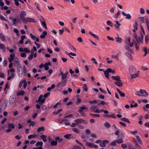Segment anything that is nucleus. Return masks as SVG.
Wrapping results in <instances>:
<instances>
[{"label": "nucleus", "mask_w": 149, "mask_h": 149, "mask_svg": "<svg viewBox=\"0 0 149 149\" xmlns=\"http://www.w3.org/2000/svg\"><path fill=\"white\" fill-rule=\"evenodd\" d=\"M145 11L144 9L143 8H141L140 9V13L141 14H143L145 13Z\"/></svg>", "instance_id": "774afa93"}, {"label": "nucleus", "mask_w": 149, "mask_h": 149, "mask_svg": "<svg viewBox=\"0 0 149 149\" xmlns=\"http://www.w3.org/2000/svg\"><path fill=\"white\" fill-rule=\"evenodd\" d=\"M121 119L123 121H124L128 123H130V122L129 120L128 119H127L125 117H124V118H121Z\"/></svg>", "instance_id": "f704fd0d"}, {"label": "nucleus", "mask_w": 149, "mask_h": 149, "mask_svg": "<svg viewBox=\"0 0 149 149\" xmlns=\"http://www.w3.org/2000/svg\"><path fill=\"white\" fill-rule=\"evenodd\" d=\"M112 78L113 79L118 81H121V80L120 79V77L118 76H112Z\"/></svg>", "instance_id": "dca6fc26"}, {"label": "nucleus", "mask_w": 149, "mask_h": 149, "mask_svg": "<svg viewBox=\"0 0 149 149\" xmlns=\"http://www.w3.org/2000/svg\"><path fill=\"white\" fill-rule=\"evenodd\" d=\"M62 110V109H60L58 110L57 111H54L53 112V114H58L60 112H61Z\"/></svg>", "instance_id": "4d7b16f0"}, {"label": "nucleus", "mask_w": 149, "mask_h": 149, "mask_svg": "<svg viewBox=\"0 0 149 149\" xmlns=\"http://www.w3.org/2000/svg\"><path fill=\"white\" fill-rule=\"evenodd\" d=\"M72 136L71 134H66L64 136V138L66 139H70V136Z\"/></svg>", "instance_id": "a19ab883"}, {"label": "nucleus", "mask_w": 149, "mask_h": 149, "mask_svg": "<svg viewBox=\"0 0 149 149\" xmlns=\"http://www.w3.org/2000/svg\"><path fill=\"white\" fill-rule=\"evenodd\" d=\"M122 147L124 149H126L127 148V146L125 143H122L121 145Z\"/></svg>", "instance_id": "69168bd1"}, {"label": "nucleus", "mask_w": 149, "mask_h": 149, "mask_svg": "<svg viewBox=\"0 0 149 149\" xmlns=\"http://www.w3.org/2000/svg\"><path fill=\"white\" fill-rule=\"evenodd\" d=\"M36 134L34 135H31L29 136H28V138L29 139H31L32 138L36 137Z\"/></svg>", "instance_id": "0e129e2a"}, {"label": "nucleus", "mask_w": 149, "mask_h": 149, "mask_svg": "<svg viewBox=\"0 0 149 149\" xmlns=\"http://www.w3.org/2000/svg\"><path fill=\"white\" fill-rule=\"evenodd\" d=\"M135 94L136 95L145 97L148 95V92L146 90L141 89L139 91H136Z\"/></svg>", "instance_id": "f03ea898"}, {"label": "nucleus", "mask_w": 149, "mask_h": 149, "mask_svg": "<svg viewBox=\"0 0 149 149\" xmlns=\"http://www.w3.org/2000/svg\"><path fill=\"white\" fill-rule=\"evenodd\" d=\"M138 24L137 22H135V24L134 25V29L133 30V32L135 33L136 31L138 30Z\"/></svg>", "instance_id": "aec40b11"}, {"label": "nucleus", "mask_w": 149, "mask_h": 149, "mask_svg": "<svg viewBox=\"0 0 149 149\" xmlns=\"http://www.w3.org/2000/svg\"><path fill=\"white\" fill-rule=\"evenodd\" d=\"M0 49H5V46L3 44H0Z\"/></svg>", "instance_id": "e2e57ef3"}, {"label": "nucleus", "mask_w": 149, "mask_h": 149, "mask_svg": "<svg viewBox=\"0 0 149 149\" xmlns=\"http://www.w3.org/2000/svg\"><path fill=\"white\" fill-rule=\"evenodd\" d=\"M67 81L66 79H61V81L59 82L58 84V86H61L62 87H64L65 86Z\"/></svg>", "instance_id": "39448f33"}, {"label": "nucleus", "mask_w": 149, "mask_h": 149, "mask_svg": "<svg viewBox=\"0 0 149 149\" xmlns=\"http://www.w3.org/2000/svg\"><path fill=\"white\" fill-rule=\"evenodd\" d=\"M40 137L44 142H45L47 141V140L46 139L47 136L46 135H42L40 136Z\"/></svg>", "instance_id": "4be33fe9"}, {"label": "nucleus", "mask_w": 149, "mask_h": 149, "mask_svg": "<svg viewBox=\"0 0 149 149\" xmlns=\"http://www.w3.org/2000/svg\"><path fill=\"white\" fill-rule=\"evenodd\" d=\"M104 126L107 128H109L111 127V125L109 123L107 122L105 123Z\"/></svg>", "instance_id": "c9c22d12"}, {"label": "nucleus", "mask_w": 149, "mask_h": 149, "mask_svg": "<svg viewBox=\"0 0 149 149\" xmlns=\"http://www.w3.org/2000/svg\"><path fill=\"white\" fill-rule=\"evenodd\" d=\"M28 22H33L34 23H36V19H32L29 17H27L26 18H25L24 19H23L22 22L23 23H26Z\"/></svg>", "instance_id": "7ed1b4c3"}, {"label": "nucleus", "mask_w": 149, "mask_h": 149, "mask_svg": "<svg viewBox=\"0 0 149 149\" xmlns=\"http://www.w3.org/2000/svg\"><path fill=\"white\" fill-rule=\"evenodd\" d=\"M15 72V70L13 68H11L9 70H8V71L7 74L8 75H9L10 72L12 74L13 73H14V72Z\"/></svg>", "instance_id": "8fccbe9b"}, {"label": "nucleus", "mask_w": 149, "mask_h": 149, "mask_svg": "<svg viewBox=\"0 0 149 149\" xmlns=\"http://www.w3.org/2000/svg\"><path fill=\"white\" fill-rule=\"evenodd\" d=\"M129 73L130 74H134L136 72V69L133 65L130 66L129 68Z\"/></svg>", "instance_id": "423d86ee"}, {"label": "nucleus", "mask_w": 149, "mask_h": 149, "mask_svg": "<svg viewBox=\"0 0 149 149\" xmlns=\"http://www.w3.org/2000/svg\"><path fill=\"white\" fill-rule=\"evenodd\" d=\"M45 130V128L43 127H38L37 130V132L38 133H39L41 132H44Z\"/></svg>", "instance_id": "393cba45"}, {"label": "nucleus", "mask_w": 149, "mask_h": 149, "mask_svg": "<svg viewBox=\"0 0 149 149\" xmlns=\"http://www.w3.org/2000/svg\"><path fill=\"white\" fill-rule=\"evenodd\" d=\"M57 143V141H52L51 142V144L52 146H56Z\"/></svg>", "instance_id": "58836bf2"}, {"label": "nucleus", "mask_w": 149, "mask_h": 149, "mask_svg": "<svg viewBox=\"0 0 149 149\" xmlns=\"http://www.w3.org/2000/svg\"><path fill=\"white\" fill-rule=\"evenodd\" d=\"M24 91L23 90H22L18 92L17 93V96L19 95L22 96L24 95Z\"/></svg>", "instance_id": "c756f323"}, {"label": "nucleus", "mask_w": 149, "mask_h": 149, "mask_svg": "<svg viewBox=\"0 0 149 149\" xmlns=\"http://www.w3.org/2000/svg\"><path fill=\"white\" fill-rule=\"evenodd\" d=\"M15 74L14 73L11 74V76H9L7 78L8 80H10L11 79H13L15 77Z\"/></svg>", "instance_id": "2f4dec72"}, {"label": "nucleus", "mask_w": 149, "mask_h": 149, "mask_svg": "<svg viewBox=\"0 0 149 149\" xmlns=\"http://www.w3.org/2000/svg\"><path fill=\"white\" fill-rule=\"evenodd\" d=\"M15 57V54L14 53H13L11 54L10 56V57L8 58L12 60H14V58Z\"/></svg>", "instance_id": "473e14b6"}, {"label": "nucleus", "mask_w": 149, "mask_h": 149, "mask_svg": "<svg viewBox=\"0 0 149 149\" xmlns=\"http://www.w3.org/2000/svg\"><path fill=\"white\" fill-rule=\"evenodd\" d=\"M47 33L46 31H44L42 33V34L40 36V38L42 39L45 38V36L47 35Z\"/></svg>", "instance_id": "c85d7f7f"}, {"label": "nucleus", "mask_w": 149, "mask_h": 149, "mask_svg": "<svg viewBox=\"0 0 149 149\" xmlns=\"http://www.w3.org/2000/svg\"><path fill=\"white\" fill-rule=\"evenodd\" d=\"M89 114L91 115L93 117H100V116L99 114H92L90 113Z\"/></svg>", "instance_id": "680f3d73"}, {"label": "nucleus", "mask_w": 149, "mask_h": 149, "mask_svg": "<svg viewBox=\"0 0 149 149\" xmlns=\"http://www.w3.org/2000/svg\"><path fill=\"white\" fill-rule=\"evenodd\" d=\"M8 128L6 130L7 132H9L12 131V130L15 128V126L13 123H9L8 124Z\"/></svg>", "instance_id": "0eeeda50"}, {"label": "nucleus", "mask_w": 149, "mask_h": 149, "mask_svg": "<svg viewBox=\"0 0 149 149\" xmlns=\"http://www.w3.org/2000/svg\"><path fill=\"white\" fill-rule=\"evenodd\" d=\"M122 15L124 16H126V19H130L131 18V16L130 14H126L124 12H122Z\"/></svg>", "instance_id": "2eb2a0df"}, {"label": "nucleus", "mask_w": 149, "mask_h": 149, "mask_svg": "<svg viewBox=\"0 0 149 149\" xmlns=\"http://www.w3.org/2000/svg\"><path fill=\"white\" fill-rule=\"evenodd\" d=\"M116 38L117 39L116 41L118 43H120L122 41V39L119 37Z\"/></svg>", "instance_id": "bf43d9fd"}, {"label": "nucleus", "mask_w": 149, "mask_h": 149, "mask_svg": "<svg viewBox=\"0 0 149 149\" xmlns=\"http://www.w3.org/2000/svg\"><path fill=\"white\" fill-rule=\"evenodd\" d=\"M117 91L121 97H124L125 96V94L124 93H122L119 89L117 88Z\"/></svg>", "instance_id": "5701e85b"}, {"label": "nucleus", "mask_w": 149, "mask_h": 149, "mask_svg": "<svg viewBox=\"0 0 149 149\" xmlns=\"http://www.w3.org/2000/svg\"><path fill=\"white\" fill-rule=\"evenodd\" d=\"M14 64L15 66H18L19 64V60L18 58H15Z\"/></svg>", "instance_id": "412c9836"}, {"label": "nucleus", "mask_w": 149, "mask_h": 149, "mask_svg": "<svg viewBox=\"0 0 149 149\" xmlns=\"http://www.w3.org/2000/svg\"><path fill=\"white\" fill-rule=\"evenodd\" d=\"M130 74L131 75V79H132L133 78H135L139 77V74L136 73L134 74Z\"/></svg>", "instance_id": "b1692460"}, {"label": "nucleus", "mask_w": 149, "mask_h": 149, "mask_svg": "<svg viewBox=\"0 0 149 149\" xmlns=\"http://www.w3.org/2000/svg\"><path fill=\"white\" fill-rule=\"evenodd\" d=\"M43 96L42 95H40L39 97L38 98V100H36V102H40L41 103H43L45 102V98H44L42 99V98H43Z\"/></svg>", "instance_id": "9b49d317"}, {"label": "nucleus", "mask_w": 149, "mask_h": 149, "mask_svg": "<svg viewBox=\"0 0 149 149\" xmlns=\"http://www.w3.org/2000/svg\"><path fill=\"white\" fill-rule=\"evenodd\" d=\"M104 74L105 75V77L108 79H109V73L106 70L104 72Z\"/></svg>", "instance_id": "09e8293b"}, {"label": "nucleus", "mask_w": 149, "mask_h": 149, "mask_svg": "<svg viewBox=\"0 0 149 149\" xmlns=\"http://www.w3.org/2000/svg\"><path fill=\"white\" fill-rule=\"evenodd\" d=\"M105 116H107L108 118H116V117L115 116V115H111V114H109V115H105Z\"/></svg>", "instance_id": "3c124183"}, {"label": "nucleus", "mask_w": 149, "mask_h": 149, "mask_svg": "<svg viewBox=\"0 0 149 149\" xmlns=\"http://www.w3.org/2000/svg\"><path fill=\"white\" fill-rule=\"evenodd\" d=\"M145 22L148 31L149 32V20L147 18H145Z\"/></svg>", "instance_id": "cd10ccee"}, {"label": "nucleus", "mask_w": 149, "mask_h": 149, "mask_svg": "<svg viewBox=\"0 0 149 149\" xmlns=\"http://www.w3.org/2000/svg\"><path fill=\"white\" fill-rule=\"evenodd\" d=\"M138 44H139L136 42H134V45L135 46V48L137 50H139V46Z\"/></svg>", "instance_id": "603ef678"}, {"label": "nucleus", "mask_w": 149, "mask_h": 149, "mask_svg": "<svg viewBox=\"0 0 149 149\" xmlns=\"http://www.w3.org/2000/svg\"><path fill=\"white\" fill-rule=\"evenodd\" d=\"M50 95V93L49 92H47L44 94L43 97L44 98H47Z\"/></svg>", "instance_id": "338daca9"}, {"label": "nucleus", "mask_w": 149, "mask_h": 149, "mask_svg": "<svg viewBox=\"0 0 149 149\" xmlns=\"http://www.w3.org/2000/svg\"><path fill=\"white\" fill-rule=\"evenodd\" d=\"M19 69H20L21 70H22V68L21 65L17 67V73L19 76L21 77L23 75V71H21Z\"/></svg>", "instance_id": "1a4fd4ad"}, {"label": "nucleus", "mask_w": 149, "mask_h": 149, "mask_svg": "<svg viewBox=\"0 0 149 149\" xmlns=\"http://www.w3.org/2000/svg\"><path fill=\"white\" fill-rule=\"evenodd\" d=\"M20 14L19 15L22 21L23 19L26 15V13L24 11H22L20 12Z\"/></svg>", "instance_id": "ddd939ff"}, {"label": "nucleus", "mask_w": 149, "mask_h": 149, "mask_svg": "<svg viewBox=\"0 0 149 149\" xmlns=\"http://www.w3.org/2000/svg\"><path fill=\"white\" fill-rule=\"evenodd\" d=\"M0 39L3 41H4L5 40V37L1 33H0Z\"/></svg>", "instance_id": "de8ad7c7"}, {"label": "nucleus", "mask_w": 149, "mask_h": 149, "mask_svg": "<svg viewBox=\"0 0 149 149\" xmlns=\"http://www.w3.org/2000/svg\"><path fill=\"white\" fill-rule=\"evenodd\" d=\"M88 108H86L85 107H80L79 109L78 110V112H83V111L85 109L87 110Z\"/></svg>", "instance_id": "bb28decb"}, {"label": "nucleus", "mask_w": 149, "mask_h": 149, "mask_svg": "<svg viewBox=\"0 0 149 149\" xmlns=\"http://www.w3.org/2000/svg\"><path fill=\"white\" fill-rule=\"evenodd\" d=\"M88 33L96 39L97 40H99V36L93 33L91 31L89 32Z\"/></svg>", "instance_id": "4468645a"}, {"label": "nucleus", "mask_w": 149, "mask_h": 149, "mask_svg": "<svg viewBox=\"0 0 149 149\" xmlns=\"http://www.w3.org/2000/svg\"><path fill=\"white\" fill-rule=\"evenodd\" d=\"M116 141L117 143H122L123 142V139L120 138V139H118V140Z\"/></svg>", "instance_id": "6e6d98bb"}, {"label": "nucleus", "mask_w": 149, "mask_h": 149, "mask_svg": "<svg viewBox=\"0 0 149 149\" xmlns=\"http://www.w3.org/2000/svg\"><path fill=\"white\" fill-rule=\"evenodd\" d=\"M72 130L74 132L77 134H79V130L77 128H72Z\"/></svg>", "instance_id": "49530a36"}, {"label": "nucleus", "mask_w": 149, "mask_h": 149, "mask_svg": "<svg viewBox=\"0 0 149 149\" xmlns=\"http://www.w3.org/2000/svg\"><path fill=\"white\" fill-rule=\"evenodd\" d=\"M129 46L127 45H125V49L127 51H129L130 53H134L133 50L129 47Z\"/></svg>", "instance_id": "6ab92c4d"}, {"label": "nucleus", "mask_w": 149, "mask_h": 149, "mask_svg": "<svg viewBox=\"0 0 149 149\" xmlns=\"http://www.w3.org/2000/svg\"><path fill=\"white\" fill-rule=\"evenodd\" d=\"M86 144L88 147L90 148H94L97 149L98 147L97 145L95 144L92 143L87 142L86 143Z\"/></svg>", "instance_id": "6e6552de"}, {"label": "nucleus", "mask_w": 149, "mask_h": 149, "mask_svg": "<svg viewBox=\"0 0 149 149\" xmlns=\"http://www.w3.org/2000/svg\"><path fill=\"white\" fill-rule=\"evenodd\" d=\"M55 140H57L59 143L61 142L63 140L62 139L60 138L59 137H56L55 138Z\"/></svg>", "instance_id": "a18cd8bd"}, {"label": "nucleus", "mask_w": 149, "mask_h": 149, "mask_svg": "<svg viewBox=\"0 0 149 149\" xmlns=\"http://www.w3.org/2000/svg\"><path fill=\"white\" fill-rule=\"evenodd\" d=\"M138 19H139L142 23H144L145 22V19L144 17H139L138 18Z\"/></svg>", "instance_id": "ea45409f"}, {"label": "nucleus", "mask_w": 149, "mask_h": 149, "mask_svg": "<svg viewBox=\"0 0 149 149\" xmlns=\"http://www.w3.org/2000/svg\"><path fill=\"white\" fill-rule=\"evenodd\" d=\"M131 37H129L125 39V42L126 44L125 45L130 46V47H132L133 46L134 43L133 42H131Z\"/></svg>", "instance_id": "20e7f679"}, {"label": "nucleus", "mask_w": 149, "mask_h": 149, "mask_svg": "<svg viewBox=\"0 0 149 149\" xmlns=\"http://www.w3.org/2000/svg\"><path fill=\"white\" fill-rule=\"evenodd\" d=\"M13 25L15 26H16L17 25V24L18 23V21L17 20L16 18L13 19Z\"/></svg>", "instance_id": "4c0bfd02"}, {"label": "nucleus", "mask_w": 149, "mask_h": 149, "mask_svg": "<svg viewBox=\"0 0 149 149\" xmlns=\"http://www.w3.org/2000/svg\"><path fill=\"white\" fill-rule=\"evenodd\" d=\"M67 54L68 55H69L70 56L71 58H74V57H72V56H70V55H72V56H75L76 55V54L75 53H73L72 52H71L70 53H68V54Z\"/></svg>", "instance_id": "c03bdc74"}, {"label": "nucleus", "mask_w": 149, "mask_h": 149, "mask_svg": "<svg viewBox=\"0 0 149 149\" xmlns=\"http://www.w3.org/2000/svg\"><path fill=\"white\" fill-rule=\"evenodd\" d=\"M27 123H30L29 125V126L30 127L31 126H32L33 127L35 125V122L34 121H31L30 120H28L27 121Z\"/></svg>", "instance_id": "f3484780"}, {"label": "nucleus", "mask_w": 149, "mask_h": 149, "mask_svg": "<svg viewBox=\"0 0 149 149\" xmlns=\"http://www.w3.org/2000/svg\"><path fill=\"white\" fill-rule=\"evenodd\" d=\"M109 141L108 140H103L102 142H101L99 144V145L100 147H104L106 146V145L105 143H109Z\"/></svg>", "instance_id": "9d476101"}, {"label": "nucleus", "mask_w": 149, "mask_h": 149, "mask_svg": "<svg viewBox=\"0 0 149 149\" xmlns=\"http://www.w3.org/2000/svg\"><path fill=\"white\" fill-rule=\"evenodd\" d=\"M43 144V142L40 141V142H38L36 144V146H42Z\"/></svg>", "instance_id": "37998d69"}, {"label": "nucleus", "mask_w": 149, "mask_h": 149, "mask_svg": "<svg viewBox=\"0 0 149 149\" xmlns=\"http://www.w3.org/2000/svg\"><path fill=\"white\" fill-rule=\"evenodd\" d=\"M128 58L131 61H132L133 60V57L131 54L128 52H125V53Z\"/></svg>", "instance_id": "a211bd4d"}, {"label": "nucleus", "mask_w": 149, "mask_h": 149, "mask_svg": "<svg viewBox=\"0 0 149 149\" xmlns=\"http://www.w3.org/2000/svg\"><path fill=\"white\" fill-rule=\"evenodd\" d=\"M145 40L146 43L147 44L148 43V41L149 40V36L148 35H146L145 38Z\"/></svg>", "instance_id": "e433bc0d"}, {"label": "nucleus", "mask_w": 149, "mask_h": 149, "mask_svg": "<svg viewBox=\"0 0 149 149\" xmlns=\"http://www.w3.org/2000/svg\"><path fill=\"white\" fill-rule=\"evenodd\" d=\"M118 138L120 139H124L125 138V136L123 132H120L118 136Z\"/></svg>", "instance_id": "7c9ffc66"}, {"label": "nucleus", "mask_w": 149, "mask_h": 149, "mask_svg": "<svg viewBox=\"0 0 149 149\" xmlns=\"http://www.w3.org/2000/svg\"><path fill=\"white\" fill-rule=\"evenodd\" d=\"M60 74L61 76V79H66L67 76H66V74H65L61 70L60 71Z\"/></svg>", "instance_id": "a878e982"}, {"label": "nucleus", "mask_w": 149, "mask_h": 149, "mask_svg": "<svg viewBox=\"0 0 149 149\" xmlns=\"http://www.w3.org/2000/svg\"><path fill=\"white\" fill-rule=\"evenodd\" d=\"M15 100V98L13 97V96H10L9 98V104L12 105L14 103Z\"/></svg>", "instance_id": "f8f14e48"}, {"label": "nucleus", "mask_w": 149, "mask_h": 149, "mask_svg": "<svg viewBox=\"0 0 149 149\" xmlns=\"http://www.w3.org/2000/svg\"><path fill=\"white\" fill-rule=\"evenodd\" d=\"M120 14V11L119 10L117 12V13L113 16V17L114 18H116L118 17V15Z\"/></svg>", "instance_id": "5fc2aeb1"}, {"label": "nucleus", "mask_w": 149, "mask_h": 149, "mask_svg": "<svg viewBox=\"0 0 149 149\" xmlns=\"http://www.w3.org/2000/svg\"><path fill=\"white\" fill-rule=\"evenodd\" d=\"M96 106H93L90 107V109L92 111H95V110L97 108Z\"/></svg>", "instance_id": "13d9d810"}, {"label": "nucleus", "mask_w": 149, "mask_h": 149, "mask_svg": "<svg viewBox=\"0 0 149 149\" xmlns=\"http://www.w3.org/2000/svg\"><path fill=\"white\" fill-rule=\"evenodd\" d=\"M83 90L85 91L86 92L88 91V89L87 87V85L86 84H84L83 86Z\"/></svg>", "instance_id": "79ce46f5"}, {"label": "nucleus", "mask_w": 149, "mask_h": 149, "mask_svg": "<svg viewBox=\"0 0 149 149\" xmlns=\"http://www.w3.org/2000/svg\"><path fill=\"white\" fill-rule=\"evenodd\" d=\"M43 26L45 28V29H47V27L46 26V24L45 22H41Z\"/></svg>", "instance_id": "052dcab7"}, {"label": "nucleus", "mask_w": 149, "mask_h": 149, "mask_svg": "<svg viewBox=\"0 0 149 149\" xmlns=\"http://www.w3.org/2000/svg\"><path fill=\"white\" fill-rule=\"evenodd\" d=\"M115 84L117 86L120 87L122 86L123 85V84L120 81L116 82Z\"/></svg>", "instance_id": "72a5a7b5"}, {"label": "nucleus", "mask_w": 149, "mask_h": 149, "mask_svg": "<svg viewBox=\"0 0 149 149\" xmlns=\"http://www.w3.org/2000/svg\"><path fill=\"white\" fill-rule=\"evenodd\" d=\"M134 37L136 40V42L139 44H143L144 36L142 33H140V36H138L137 34L135 33L134 34Z\"/></svg>", "instance_id": "f257e3e1"}, {"label": "nucleus", "mask_w": 149, "mask_h": 149, "mask_svg": "<svg viewBox=\"0 0 149 149\" xmlns=\"http://www.w3.org/2000/svg\"><path fill=\"white\" fill-rule=\"evenodd\" d=\"M82 119L81 118L77 119L74 120V122L76 123H80L82 122Z\"/></svg>", "instance_id": "864d4df0"}]
</instances>
